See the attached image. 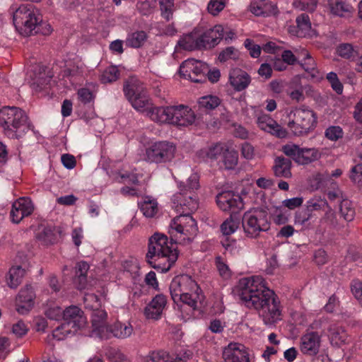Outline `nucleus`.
<instances>
[{
	"instance_id": "obj_44",
	"label": "nucleus",
	"mask_w": 362,
	"mask_h": 362,
	"mask_svg": "<svg viewBox=\"0 0 362 362\" xmlns=\"http://www.w3.org/2000/svg\"><path fill=\"white\" fill-rule=\"evenodd\" d=\"M220 103L221 100L217 96L211 95L203 96L198 101L199 107L206 110L215 109Z\"/></svg>"
},
{
	"instance_id": "obj_5",
	"label": "nucleus",
	"mask_w": 362,
	"mask_h": 362,
	"mask_svg": "<svg viewBox=\"0 0 362 362\" xmlns=\"http://www.w3.org/2000/svg\"><path fill=\"white\" fill-rule=\"evenodd\" d=\"M0 126L11 139L22 136L29 129L26 114L16 107H5L0 110Z\"/></svg>"
},
{
	"instance_id": "obj_47",
	"label": "nucleus",
	"mask_w": 362,
	"mask_h": 362,
	"mask_svg": "<svg viewBox=\"0 0 362 362\" xmlns=\"http://www.w3.org/2000/svg\"><path fill=\"white\" fill-rule=\"evenodd\" d=\"M226 0H210L207 5L208 12L214 16H218L226 7Z\"/></svg>"
},
{
	"instance_id": "obj_18",
	"label": "nucleus",
	"mask_w": 362,
	"mask_h": 362,
	"mask_svg": "<svg viewBox=\"0 0 362 362\" xmlns=\"http://www.w3.org/2000/svg\"><path fill=\"white\" fill-rule=\"evenodd\" d=\"M321 337L316 332H310L300 338V351L308 356H315L320 350Z\"/></svg>"
},
{
	"instance_id": "obj_51",
	"label": "nucleus",
	"mask_w": 362,
	"mask_h": 362,
	"mask_svg": "<svg viewBox=\"0 0 362 362\" xmlns=\"http://www.w3.org/2000/svg\"><path fill=\"white\" fill-rule=\"evenodd\" d=\"M240 53L237 49L233 47H229L223 50L218 56L220 62H226L228 60H235L239 57Z\"/></svg>"
},
{
	"instance_id": "obj_49",
	"label": "nucleus",
	"mask_w": 362,
	"mask_h": 362,
	"mask_svg": "<svg viewBox=\"0 0 362 362\" xmlns=\"http://www.w3.org/2000/svg\"><path fill=\"white\" fill-rule=\"evenodd\" d=\"M324 216L321 218V223L329 227L336 228L338 226L337 215L333 209L329 206L326 209Z\"/></svg>"
},
{
	"instance_id": "obj_35",
	"label": "nucleus",
	"mask_w": 362,
	"mask_h": 362,
	"mask_svg": "<svg viewBox=\"0 0 362 362\" xmlns=\"http://www.w3.org/2000/svg\"><path fill=\"white\" fill-rule=\"evenodd\" d=\"M89 269V265L87 262L81 261L77 264L76 268V284L78 289H83L86 285V274Z\"/></svg>"
},
{
	"instance_id": "obj_2",
	"label": "nucleus",
	"mask_w": 362,
	"mask_h": 362,
	"mask_svg": "<svg viewBox=\"0 0 362 362\" xmlns=\"http://www.w3.org/2000/svg\"><path fill=\"white\" fill-rule=\"evenodd\" d=\"M235 292L248 308L259 312L264 324L273 325L281 320L280 302L274 291L265 284L261 276H252L239 280Z\"/></svg>"
},
{
	"instance_id": "obj_45",
	"label": "nucleus",
	"mask_w": 362,
	"mask_h": 362,
	"mask_svg": "<svg viewBox=\"0 0 362 362\" xmlns=\"http://www.w3.org/2000/svg\"><path fill=\"white\" fill-rule=\"evenodd\" d=\"M329 205L325 199L315 197L307 202L306 206L308 211L325 210Z\"/></svg>"
},
{
	"instance_id": "obj_60",
	"label": "nucleus",
	"mask_w": 362,
	"mask_h": 362,
	"mask_svg": "<svg viewBox=\"0 0 362 362\" xmlns=\"http://www.w3.org/2000/svg\"><path fill=\"white\" fill-rule=\"evenodd\" d=\"M351 289L354 297L362 305V282L358 280L353 281Z\"/></svg>"
},
{
	"instance_id": "obj_61",
	"label": "nucleus",
	"mask_w": 362,
	"mask_h": 362,
	"mask_svg": "<svg viewBox=\"0 0 362 362\" xmlns=\"http://www.w3.org/2000/svg\"><path fill=\"white\" fill-rule=\"evenodd\" d=\"M302 203V197H293L291 199H285L282 202L283 205L289 209H294L295 208L300 206Z\"/></svg>"
},
{
	"instance_id": "obj_59",
	"label": "nucleus",
	"mask_w": 362,
	"mask_h": 362,
	"mask_svg": "<svg viewBox=\"0 0 362 362\" xmlns=\"http://www.w3.org/2000/svg\"><path fill=\"white\" fill-rule=\"evenodd\" d=\"M241 154L247 160H252L255 158V148L248 142H245L241 146Z\"/></svg>"
},
{
	"instance_id": "obj_8",
	"label": "nucleus",
	"mask_w": 362,
	"mask_h": 362,
	"mask_svg": "<svg viewBox=\"0 0 362 362\" xmlns=\"http://www.w3.org/2000/svg\"><path fill=\"white\" fill-rule=\"evenodd\" d=\"M244 233L249 238H257L262 232L270 228V221L267 211L261 208H254L247 211L242 220Z\"/></svg>"
},
{
	"instance_id": "obj_3",
	"label": "nucleus",
	"mask_w": 362,
	"mask_h": 362,
	"mask_svg": "<svg viewBox=\"0 0 362 362\" xmlns=\"http://www.w3.org/2000/svg\"><path fill=\"white\" fill-rule=\"evenodd\" d=\"M177 257L176 245L166 235L156 233L149 238L146 258L152 267L163 273L167 272Z\"/></svg>"
},
{
	"instance_id": "obj_38",
	"label": "nucleus",
	"mask_w": 362,
	"mask_h": 362,
	"mask_svg": "<svg viewBox=\"0 0 362 362\" xmlns=\"http://www.w3.org/2000/svg\"><path fill=\"white\" fill-rule=\"evenodd\" d=\"M143 362H175L174 357L164 351H152L143 359Z\"/></svg>"
},
{
	"instance_id": "obj_43",
	"label": "nucleus",
	"mask_w": 362,
	"mask_h": 362,
	"mask_svg": "<svg viewBox=\"0 0 362 362\" xmlns=\"http://www.w3.org/2000/svg\"><path fill=\"white\" fill-rule=\"evenodd\" d=\"M339 212L341 216L346 221H351L355 216V209L353 204L348 199H344L339 205Z\"/></svg>"
},
{
	"instance_id": "obj_1",
	"label": "nucleus",
	"mask_w": 362,
	"mask_h": 362,
	"mask_svg": "<svg viewBox=\"0 0 362 362\" xmlns=\"http://www.w3.org/2000/svg\"><path fill=\"white\" fill-rule=\"evenodd\" d=\"M180 192L173 196V207L180 215L173 218L169 226V233L172 240L180 244L190 243L197 235L198 228L196 221L190 215L198 208V202L194 191L199 187V176L192 174L187 184L178 182Z\"/></svg>"
},
{
	"instance_id": "obj_64",
	"label": "nucleus",
	"mask_w": 362,
	"mask_h": 362,
	"mask_svg": "<svg viewBox=\"0 0 362 362\" xmlns=\"http://www.w3.org/2000/svg\"><path fill=\"white\" fill-rule=\"evenodd\" d=\"M111 362H129V358L121 351H114L110 355Z\"/></svg>"
},
{
	"instance_id": "obj_28",
	"label": "nucleus",
	"mask_w": 362,
	"mask_h": 362,
	"mask_svg": "<svg viewBox=\"0 0 362 362\" xmlns=\"http://www.w3.org/2000/svg\"><path fill=\"white\" fill-rule=\"evenodd\" d=\"M298 30L296 35L298 37H312L317 35L316 31L312 28L308 15L303 13L296 18Z\"/></svg>"
},
{
	"instance_id": "obj_12",
	"label": "nucleus",
	"mask_w": 362,
	"mask_h": 362,
	"mask_svg": "<svg viewBox=\"0 0 362 362\" xmlns=\"http://www.w3.org/2000/svg\"><path fill=\"white\" fill-rule=\"evenodd\" d=\"M206 71H208V65L194 59L185 60L180 66V74L185 78L196 83L205 81Z\"/></svg>"
},
{
	"instance_id": "obj_16",
	"label": "nucleus",
	"mask_w": 362,
	"mask_h": 362,
	"mask_svg": "<svg viewBox=\"0 0 362 362\" xmlns=\"http://www.w3.org/2000/svg\"><path fill=\"white\" fill-rule=\"evenodd\" d=\"M34 210L33 202L29 198L21 197L16 200L11 210V218L13 223H18L25 217L30 216Z\"/></svg>"
},
{
	"instance_id": "obj_10",
	"label": "nucleus",
	"mask_w": 362,
	"mask_h": 362,
	"mask_svg": "<svg viewBox=\"0 0 362 362\" xmlns=\"http://www.w3.org/2000/svg\"><path fill=\"white\" fill-rule=\"evenodd\" d=\"M282 151L299 165L310 164L322 157V152L319 148H300L293 144L284 145L282 147Z\"/></svg>"
},
{
	"instance_id": "obj_30",
	"label": "nucleus",
	"mask_w": 362,
	"mask_h": 362,
	"mask_svg": "<svg viewBox=\"0 0 362 362\" xmlns=\"http://www.w3.org/2000/svg\"><path fill=\"white\" fill-rule=\"evenodd\" d=\"M291 162L289 159L283 157H278L274 160L273 167L274 175L277 177L285 178L291 176Z\"/></svg>"
},
{
	"instance_id": "obj_13",
	"label": "nucleus",
	"mask_w": 362,
	"mask_h": 362,
	"mask_svg": "<svg viewBox=\"0 0 362 362\" xmlns=\"http://www.w3.org/2000/svg\"><path fill=\"white\" fill-rule=\"evenodd\" d=\"M223 358L225 362H252L249 349L235 342L230 343L223 349Z\"/></svg>"
},
{
	"instance_id": "obj_24",
	"label": "nucleus",
	"mask_w": 362,
	"mask_h": 362,
	"mask_svg": "<svg viewBox=\"0 0 362 362\" xmlns=\"http://www.w3.org/2000/svg\"><path fill=\"white\" fill-rule=\"evenodd\" d=\"M177 48L185 50H194L204 47V42L201 38V34L198 31H194L189 34L183 35L178 41Z\"/></svg>"
},
{
	"instance_id": "obj_9",
	"label": "nucleus",
	"mask_w": 362,
	"mask_h": 362,
	"mask_svg": "<svg viewBox=\"0 0 362 362\" xmlns=\"http://www.w3.org/2000/svg\"><path fill=\"white\" fill-rule=\"evenodd\" d=\"M124 92L134 109L146 115L153 103L144 86L128 84L124 87Z\"/></svg>"
},
{
	"instance_id": "obj_19",
	"label": "nucleus",
	"mask_w": 362,
	"mask_h": 362,
	"mask_svg": "<svg viewBox=\"0 0 362 362\" xmlns=\"http://www.w3.org/2000/svg\"><path fill=\"white\" fill-rule=\"evenodd\" d=\"M63 320L71 328L78 330L84 327L87 323L83 311L77 306L72 305L63 311Z\"/></svg>"
},
{
	"instance_id": "obj_62",
	"label": "nucleus",
	"mask_w": 362,
	"mask_h": 362,
	"mask_svg": "<svg viewBox=\"0 0 362 362\" xmlns=\"http://www.w3.org/2000/svg\"><path fill=\"white\" fill-rule=\"evenodd\" d=\"M10 342L6 337H0V359L5 358L9 352Z\"/></svg>"
},
{
	"instance_id": "obj_26",
	"label": "nucleus",
	"mask_w": 362,
	"mask_h": 362,
	"mask_svg": "<svg viewBox=\"0 0 362 362\" xmlns=\"http://www.w3.org/2000/svg\"><path fill=\"white\" fill-rule=\"evenodd\" d=\"M230 85L238 91L245 89L250 83V76L245 71L235 69L229 76Z\"/></svg>"
},
{
	"instance_id": "obj_46",
	"label": "nucleus",
	"mask_w": 362,
	"mask_h": 362,
	"mask_svg": "<svg viewBox=\"0 0 362 362\" xmlns=\"http://www.w3.org/2000/svg\"><path fill=\"white\" fill-rule=\"evenodd\" d=\"M159 4L162 16L170 21L174 11V0H159Z\"/></svg>"
},
{
	"instance_id": "obj_11",
	"label": "nucleus",
	"mask_w": 362,
	"mask_h": 362,
	"mask_svg": "<svg viewBox=\"0 0 362 362\" xmlns=\"http://www.w3.org/2000/svg\"><path fill=\"white\" fill-rule=\"evenodd\" d=\"M175 152L176 147L173 143L158 141L146 148V159L151 163H166L174 158Z\"/></svg>"
},
{
	"instance_id": "obj_15",
	"label": "nucleus",
	"mask_w": 362,
	"mask_h": 362,
	"mask_svg": "<svg viewBox=\"0 0 362 362\" xmlns=\"http://www.w3.org/2000/svg\"><path fill=\"white\" fill-rule=\"evenodd\" d=\"M218 207L224 211H232L233 214L244 208L241 197L231 191L222 192L216 196Z\"/></svg>"
},
{
	"instance_id": "obj_50",
	"label": "nucleus",
	"mask_w": 362,
	"mask_h": 362,
	"mask_svg": "<svg viewBox=\"0 0 362 362\" xmlns=\"http://www.w3.org/2000/svg\"><path fill=\"white\" fill-rule=\"evenodd\" d=\"M337 53L344 58L351 59L355 57L358 52L351 44H341L337 47Z\"/></svg>"
},
{
	"instance_id": "obj_31",
	"label": "nucleus",
	"mask_w": 362,
	"mask_h": 362,
	"mask_svg": "<svg viewBox=\"0 0 362 362\" xmlns=\"http://www.w3.org/2000/svg\"><path fill=\"white\" fill-rule=\"evenodd\" d=\"M329 6L332 14L341 17L349 16L353 11L351 6L339 0H331Z\"/></svg>"
},
{
	"instance_id": "obj_23",
	"label": "nucleus",
	"mask_w": 362,
	"mask_h": 362,
	"mask_svg": "<svg viewBox=\"0 0 362 362\" xmlns=\"http://www.w3.org/2000/svg\"><path fill=\"white\" fill-rule=\"evenodd\" d=\"M173 106L155 107L151 105L146 116L158 123H170Z\"/></svg>"
},
{
	"instance_id": "obj_56",
	"label": "nucleus",
	"mask_w": 362,
	"mask_h": 362,
	"mask_svg": "<svg viewBox=\"0 0 362 362\" xmlns=\"http://www.w3.org/2000/svg\"><path fill=\"white\" fill-rule=\"evenodd\" d=\"M77 94L78 100L84 104L90 103L94 98L93 93L88 88H80Z\"/></svg>"
},
{
	"instance_id": "obj_34",
	"label": "nucleus",
	"mask_w": 362,
	"mask_h": 362,
	"mask_svg": "<svg viewBox=\"0 0 362 362\" xmlns=\"http://www.w3.org/2000/svg\"><path fill=\"white\" fill-rule=\"evenodd\" d=\"M295 52L299 58L300 57H303L304 62H302L301 65L305 71L310 74L312 76H315L317 72L316 70V64L308 52L305 49H301L300 50L296 49Z\"/></svg>"
},
{
	"instance_id": "obj_37",
	"label": "nucleus",
	"mask_w": 362,
	"mask_h": 362,
	"mask_svg": "<svg viewBox=\"0 0 362 362\" xmlns=\"http://www.w3.org/2000/svg\"><path fill=\"white\" fill-rule=\"evenodd\" d=\"M25 270L21 266H15L10 269L8 285L11 288H16L25 275Z\"/></svg>"
},
{
	"instance_id": "obj_55",
	"label": "nucleus",
	"mask_w": 362,
	"mask_h": 362,
	"mask_svg": "<svg viewBox=\"0 0 362 362\" xmlns=\"http://www.w3.org/2000/svg\"><path fill=\"white\" fill-rule=\"evenodd\" d=\"M326 137L331 141H337L341 138L343 136V132L339 127H329L325 131Z\"/></svg>"
},
{
	"instance_id": "obj_63",
	"label": "nucleus",
	"mask_w": 362,
	"mask_h": 362,
	"mask_svg": "<svg viewBox=\"0 0 362 362\" xmlns=\"http://www.w3.org/2000/svg\"><path fill=\"white\" fill-rule=\"evenodd\" d=\"M61 160L63 165L67 169H73L76 166V159L72 155L64 154Z\"/></svg>"
},
{
	"instance_id": "obj_21",
	"label": "nucleus",
	"mask_w": 362,
	"mask_h": 362,
	"mask_svg": "<svg viewBox=\"0 0 362 362\" xmlns=\"http://www.w3.org/2000/svg\"><path fill=\"white\" fill-rule=\"evenodd\" d=\"M257 123L258 127L264 132H269L279 138L286 136V131L272 117L266 114L257 116Z\"/></svg>"
},
{
	"instance_id": "obj_17",
	"label": "nucleus",
	"mask_w": 362,
	"mask_h": 362,
	"mask_svg": "<svg viewBox=\"0 0 362 362\" xmlns=\"http://www.w3.org/2000/svg\"><path fill=\"white\" fill-rule=\"evenodd\" d=\"M195 114L188 106L183 105L173 106L170 124L187 126L195 121Z\"/></svg>"
},
{
	"instance_id": "obj_25",
	"label": "nucleus",
	"mask_w": 362,
	"mask_h": 362,
	"mask_svg": "<svg viewBox=\"0 0 362 362\" xmlns=\"http://www.w3.org/2000/svg\"><path fill=\"white\" fill-rule=\"evenodd\" d=\"M108 331L109 339L111 337H115L117 339H124L134 334V327L129 322L117 321L110 326Z\"/></svg>"
},
{
	"instance_id": "obj_32",
	"label": "nucleus",
	"mask_w": 362,
	"mask_h": 362,
	"mask_svg": "<svg viewBox=\"0 0 362 362\" xmlns=\"http://www.w3.org/2000/svg\"><path fill=\"white\" fill-rule=\"evenodd\" d=\"M329 332L332 344L339 346L348 341V335L342 327L333 325L330 327Z\"/></svg>"
},
{
	"instance_id": "obj_54",
	"label": "nucleus",
	"mask_w": 362,
	"mask_h": 362,
	"mask_svg": "<svg viewBox=\"0 0 362 362\" xmlns=\"http://www.w3.org/2000/svg\"><path fill=\"white\" fill-rule=\"evenodd\" d=\"M317 3V0H294L293 6L300 10L313 11Z\"/></svg>"
},
{
	"instance_id": "obj_4",
	"label": "nucleus",
	"mask_w": 362,
	"mask_h": 362,
	"mask_svg": "<svg viewBox=\"0 0 362 362\" xmlns=\"http://www.w3.org/2000/svg\"><path fill=\"white\" fill-rule=\"evenodd\" d=\"M170 292L175 303H182L192 310H196L204 298L197 283L187 274L175 276L170 283Z\"/></svg>"
},
{
	"instance_id": "obj_42",
	"label": "nucleus",
	"mask_w": 362,
	"mask_h": 362,
	"mask_svg": "<svg viewBox=\"0 0 362 362\" xmlns=\"http://www.w3.org/2000/svg\"><path fill=\"white\" fill-rule=\"evenodd\" d=\"M146 34L144 31H137L128 35L126 39V45L129 47H140L146 40Z\"/></svg>"
},
{
	"instance_id": "obj_40",
	"label": "nucleus",
	"mask_w": 362,
	"mask_h": 362,
	"mask_svg": "<svg viewBox=\"0 0 362 362\" xmlns=\"http://www.w3.org/2000/svg\"><path fill=\"white\" fill-rule=\"evenodd\" d=\"M240 226V219L235 215H231L221 225V230L225 235H229L234 233Z\"/></svg>"
},
{
	"instance_id": "obj_20",
	"label": "nucleus",
	"mask_w": 362,
	"mask_h": 362,
	"mask_svg": "<svg viewBox=\"0 0 362 362\" xmlns=\"http://www.w3.org/2000/svg\"><path fill=\"white\" fill-rule=\"evenodd\" d=\"M35 293L31 286L22 288L16 298V310L21 315L27 314L33 307Z\"/></svg>"
},
{
	"instance_id": "obj_48",
	"label": "nucleus",
	"mask_w": 362,
	"mask_h": 362,
	"mask_svg": "<svg viewBox=\"0 0 362 362\" xmlns=\"http://www.w3.org/2000/svg\"><path fill=\"white\" fill-rule=\"evenodd\" d=\"M119 77L118 69L115 66L107 67L101 75V81L103 83L115 81Z\"/></svg>"
},
{
	"instance_id": "obj_52",
	"label": "nucleus",
	"mask_w": 362,
	"mask_h": 362,
	"mask_svg": "<svg viewBox=\"0 0 362 362\" xmlns=\"http://www.w3.org/2000/svg\"><path fill=\"white\" fill-rule=\"evenodd\" d=\"M28 330V326L22 320L13 323L11 329V333L18 338H21L26 335Z\"/></svg>"
},
{
	"instance_id": "obj_58",
	"label": "nucleus",
	"mask_w": 362,
	"mask_h": 362,
	"mask_svg": "<svg viewBox=\"0 0 362 362\" xmlns=\"http://www.w3.org/2000/svg\"><path fill=\"white\" fill-rule=\"evenodd\" d=\"M245 47L249 50L250 54L253 58H257L261 54V47L255 44L251 40L246 39L244 42Z\"/></svg>"
},
{
	"instance_id": "obj_53",
	"label": "nucleus",
	"mask_w": 362,
	"mask_h": 362,
	"mask_svg": "<svg viewBox=\"0 0 362 362\" xmlns=\"http://www.w3.org/2000/svg\"><path fill=\"white\" fill-rule=\"evenodd\" d=\"M216 264L219 274L223 279H228L230 277L231 272L221 257L216 258Z\"/></svg>"
},
{
	"instance_id": "obj_36",
	"label": "nucleus",
	"mask_w": 362,
	"mask_h": 362,
	"mask_svg": "<svg viewBox=\"0 0 362 362\" xmlns=\"http://www.w3.org/2000/svg\"><path fill=\"white\" fill-rule=\"evenodd\" d=\"M77 330L69 326V324L62 323L60 326L57 327L53 332L51 336H48V340L55 339L58 341L64 340L69 335L74 334Z\"/></svg>"
},
{
	"instance_id": "obj_22",
	"label": "nucleus",
	"mask_w": 362,
	"mask_h": 362,
	"mask_svg": "<svg viewBox=\"0 0 362 362\" xmlns=\"http://www.w3.org/2000/svg\"><path fill=\"white\" fill-rule=\"evenodd\" d=\"M166 303L167 299L164 295H156L145 308L144 313L146 317L153 320L160 318Z\"/></svg>"
},
{
	"instance_id": "obj_7",
	"label": "nucleus",
	"mask_w": 362,
	"mask_h": 362,
	"mask_svg": "<svg viewBox=\"0 0 362 362\" xmlns=\"http://www.w3.org/2000/svg\"><path fill=\"white\" fill-rule=\"evenodd\" d=\"M288 118V128L297 136L307 135L315 129L317 124L315 113L304 106L291 111Z\"/></svg>"
},
{
	"instance_id": "obj_29",
	"label": "nucleus",
	"mask_w": 362,
	"mask_h": 362,
	"mask_svg": "<svg viewBox=\"0 0 362 362\" xmlns=\"http://www.w3.org/2000/svg\"><path fill=\"white\" fill-rule=\"evenodd\" d=\"M223 36V28L221 25H216L201 34L202 40L204 42V47L207 45H214L217 41Z\"/></svg>"
},
{
	"instance_id": "obj_41",
	"label": "nucleus",
	"mask_w": 362,
	"mask_h": 362,
	"mask_svg": "<svg viewBox=\"0 0 362 362\" xmlns=\"http://www.w3.org/2000/svg\"><path fill=\"white\" fill-rule=\"evenodd\" d=\"M223 163L226 169H233L238 164V155L237 151L223 147Z\"/></svg>"
},
{
	"instance_id": "obj_14",
	"label": "nucleus",
	"mask_w": 362,
	"mask_h": 362,
	"mask_svg": "<svg viewBox=\"0 0 362 362\" xmlns=\"http://www.w3.org/2000/svg\"><path fill=\"white\" fill-rule=\"evenodd\" d=\"M92 332L91 335L100 339H109V328L107 314L102 309L94 310L91 314Z\"/></svg>"
},
{
	"instance_id": "obj_33",
	"label": "nucleus",
	"mask_w": 362,
	"mask_h": 362,
	"mask_svg": "<svg viewBox=\"0 0 362 362\" xmlns=\"http://www.w3.org/2000/svg\"><path fill=\"white\" fill-rule=\"evenodd\" d=\"M141 211L143 214L148 218L153 217L158 211V204L156 201L151 197H145L139 203Z\"/></svg>"
},
{
	"instance_id": "obj_39",
	"label": "nucleus",
	"mask_w": 362,
	"mask_h": 362,
	"mask_svg": "<svg viewBox=\"0 0 362 362\" xmlns=\"http://www.w3.org/2000/svg\"><path fill=\"white\" fill-rule=\"evenodd\" d=\"M331 184V175L327 171L317 173L312 177V186L316 189H321Z\"/></svg>"
},
{
	"instance_id": "obj_6",
	"label": "nucleus",
	"mask_w": 362,
	"mask_h": 362,
	"mask_svg": "<svg viewBox=\"0 0 362 362\" xmlns=\"http://www.w3.org/2000/svg\"><path fill=\"white\" fill-rule=\"evenodd\" d=\"M9 12L13 17V23L16 30L23 35H29L41 22L37 9L31 4H14L11 6Z\"/></svg>"
},
{
	"instance_id": "obj_57",
	"label": "nucleus",
	"mask_w": 362,
	"mask_h": 362,
	"mask_svg": "<svg viewBox=\"0 0 362 362\" xmlns=\"http://www.w3.org/2000/svg\"><path fill=\"white\" fill-rule=\"evenodd\" d=\"M63 311L60 307L58 305H53L49 308H48L45 310V315L47 317L54 320H59V319L62 318L63 316Z\"/></svg>"
},
{
	"instance_id": "obj_27",
	"label": "nucleus",
	"mask_w": 362,
	"mask_h": 362,
	"mask_svg": "<svg viewBox=\"0 0 362 362\" xmlns=\"http://www.w3.org/2000/svg\"><path fill=\"white\" fill-rule=\"evenodd\" d=\"M223 145L216 144L200 149L197 152L196 155L199 161L216 160L223 152Z\"/></svg>"
}]
</instances>
